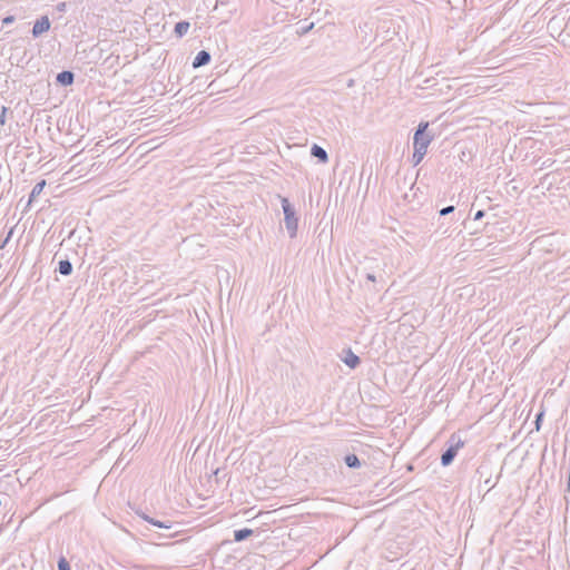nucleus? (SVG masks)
Returning <instances> with one entry per match:
<instances>
[{
    "instance_id": "nucleus-1",
    "label": "nucleus",
    "mask_w": 570,
    "mask_h": 570,
    "mask_svg": "<svg viewBox=\"0 0 570 570\" xmlns=\"http://www.w3.org/2000/svg\"><path fill=\"white\" fill-rule=\"evenodd\" d=\"M281 204L284 213V223L288 236L294 238L297 234L298 218L296 212L286 197L281 198Z\"/></svg>"
},
{
    "instance_id": "nucleus-2",
    "label": "nucleus",
    "mask_w": 570,
    "mask_h": 570,
    "mask_svg": "<svg viewBox=\"0 0 570 570\" xmlns=\"http://www.w3.org/2000/svg\"><path fill=\"white\" fill-rule=\"evenodd\" d=\"M428 127L429 122H420L417 126L413 137L414 149L428 150V147L432 141V137L426 134Z\"/></svg>"
},
{
    "instance_id": "nucleus-3",
    "label": "nucleus",
    "mask_w": 570,
    "mask_h": 570,
    "mask_svg": "<svg viewBox=\"0 0 570 570\" xmlns=\"http://www.w3.org/2000/svg\"><path fill=\"white\" fill-rule=\"evenodd\" d=\"M450 446L441 455V464L443 466H449L456 456L458 451L464 445V442L454 434L450 438Z\"/></svg>"
},
{
    "instance_id": "nucleus-4",
    "label": "nucleus",
    "mask_w": 570,
    "mask_h": 570,
    "mask_svg": "<svg viewBox=\"0 0 570 570\" xmlns=\"http://www.w3.org/2000/svg\"><path fill=\"white\" fill-rule=\"evenodd\" d=\"M50 20L47 16H42L40 19H38L33 27H32V36L35 38L41 36L43 32L48 31L50 29Z\"/></svg>"
},
{
    "instance_id": "nucleus-5",
    "label": "nucleus",
    "mask_w": 570,
    "mask_h": 570,
    "mask_svg": "<svg viewBox=\"0 0 570 570\" xmlns=\"http://www.w3.org/2000/svg\"><path fill=\"white\" fill-rule=\"evenodd\" d=\"M344 352L345 356L342 358L344 364L350 368H356L361 363V358L356 354H354L351 348H347Z\"/></svg>"
},
{
    "instance_id": "nucleus-6",
    "label": "nucleus",
    "mask_w": 570,
    "mask_h": 570,
    "mask_svg": "<svg viewBox=\"0 0 570 570\" xmlns=\"http://www.w3.org/2000/svg\"><path fill=\"white\" fill-rule=\"evenodd\" d=\"M56 80L61 86H70L75 81V73L70 70H63L57 75Z\"/></svg>"
},
{
    "instance_id": "nucleus-7",
    "label": "nucleus",
    "mask_w": 570,
    "mask_h": 570,
    "mask_svg": "<svg viewBox=\"0 0 570 570\" xmlns=\"http://www.w3.org/2000/svg\"><path fill=\"white\" fill-rule=\"evenodd\" d=\"M210 53L206 50H200L196 57L194 58V61H193V67L194 68H199V67H203V66H206L209 63L210 61Z\"/></svg>"
},
{
    "instance_id": "nucleus-8",
    "label": "nucleus",
    "mask_w": 570,
    "mask_h": 570,
    "mask_svg": "<svg viewBox=\"0 0 570 570\" xmlns=\"http://www.w3.org/2000/svg\"><path fill=\"white\" fill-rule=\"evenodd\" d=\"M311 155H312L313 157L317 158V159H318V161H321V163H323V164H325V163H327V161H328V155H327V151H326L323 147H321V146H318V145H316V144H314V145L312 146V148H311Z\"/></svg>"
},
{
    "instance_id": "nucleus-9",
    "label": "nucleus",
    "mask_w": 570,
    "mask_h": 570,
    "mask_svg": "<svg viewBox=\"0 0 570 570\" xmlns=\"http://www.w3.org/2000/svg\"><path fill=\"white\" fill-rule=\"evenodd\" d=\"M57 271L63 276H69L72 273V264L69 259H61Z\"/></svg>"
},
{
    "instance_id": "nucleus-10",
    "label": "nucleus",
    "mask_w": 570,
    "mask_h": 570,
    "mask_svg": "<svg viewBox=\"0 0 570 570\" xmlns=\"http://www.w3.org/2000/svg\"><path fill=\"white\" fill-rule=\"evenodd\" d=\"M253 533H254V531L248 528L235 530L234 531V540L236 542H242V541L246 540L247 538H249Z\"/></svg>"
},
{
    "instance_id": "nucleus-11",
    "label": "nucleus",
    "mask_w": 570,
    "mask_h": 570,
    "mask_svg": "<svg viewBox=\"0 0 570 570\" xmlns=\"http://www.w3.org/2000/svg\"><path fill=\"white\" fill-rule=\"evenodd\" d=\"M140 517L147 521L148 523L155 525V527H158V528H163V529H170L171 528V523L170 522H163V521H159V520H156L154 518H150L149 515L145 514V513H141Z\"/></svg>"
},
{
    "instance_id": "nucleus-12",
    "label": "nucleus",
    "mask_w": 570,
    "mask_h": 570,
    "mask_svg": "<svg viewBox=\"0 0 570 570\" xmlns=\"http://www.w3.org/2000/svg\"><path fill=\"white\" fill-rule=\"evenodd\" d=\"M190 28V23L188 21H179L175 26V35L179 38L184 37Z\"/></svg>"
},
{
    "instance_id": "nucleus-13",
    "label": "nucleus",
    "mask_w": 570,
    "mask_h": 570,
    "mask_svg": "<svg viewBox=\"0 0 570 570\" xmlns=\"http://www.w3.org/2000/svg\"><path fill=\"white\" fill-rule=\"evenodd\" d=\"M45 186H46V180H41L33 186V188L29 195V202H28L29 204H31L42 193Z\"/></svg>"
},
{
    "instance_id": "nucleus-14",
    "label": "nucleus",
    "mask_w": 570,
    "mask_h": 570,
    "mask_svg": "<svg viewBox=\"0 0 570 570\" xmlns=\"http://www.w3.org/2000/svg\"><path fill=\"white\" fill-rule=\"evenodd\" d=\"M344 462L351 469H358L362 465L361 461H360V459L357 458L356 454H347V455H345Z\"/></svg>"
},
{
    "instance_id": "nucleus-15",
    "label": "nucleus",
    "mask_w": 570,
    "mask_h": 570,
    "mask_svg": "<svg viewBox=\"0 0 570 570\" xmlns=\"http://www.w3.org/2000/svg\"><path fill=\"white\" fill-rule=\"evenodd\" d=\"M425 154H426L425 150L414 149V153L412 156L413 164L419 165L422 161V159L424 158Z\"/></svg>"
},
{
    "instance_id": "nucleus-16",
    "label": "nucleus",
    "mask_w": 570,
    "mask_h": 570,
    "mask_svg": "<svg viewBox=\"0 0 570 570\" xmlns=\"http://www.w3.org/2000/svg\"><path fill=\"white\" fill-rule=\"evenodd\" d=\"M58 570H70V564L65 557L58 560Z\"/></svg>"
},
{
    "instance_id": "nucleus-17",
    "label": "nucleus",
    "mask_w": 570,
    "mask_h": 570,
    "mask_svg": "<svg viewBox=\"0 0 570 570\" xmlns=\"http://www.w3.org/2000/svg\"><path fill=\"white\" fill-rule=\"evenodd\" d=\"M8 111H9L8 107H6V106L1 107V112H0V125L1 126H4L7 122V112Z\"/></svg>"
},
{
    "instance_id": "nucleus-18",
    "label": "nucleus",
    "mask_w": 570,
    "mask_h": 570,
    "mask_svg": "<svg viewBox=\"0 0 570 570\" xmlns=\"http://www.w3.org/2000/svg\"><path fill=\"white\" fill-rule=\"evenodd\" d=\"M454 209H455V207L453 205H450V206L442 208L439 214H440V216H446V215L453 213Z\"/></svg>"
},
{
    "instance_id": "nucleus-19",
    "label": "nucleus",
    "mask_w": 570,
    "mask_h": 570,
    "mask_svg": "<svg viewBox=\"0 0 570 570\" xmlns=\"http://www.w3.org/2000/svg\"><path fill=\"white\" fill-rule=\"evenodd\" d=\"M542 417H543V412H540V413H538V414L535 415V421H534V423H535L537 430H539V429H540V422H541Z\"/></svg>"
},
{
    "instance_id": "nucleus-20",
    "label": "nucleus",
    "mask_w": 570,
    "mask_h": 570,
    "mask_svg": "<svg viewBox=\"0 0 570 570\" xmlns=\"http://www.w3.org/2000/svg\"><path fill=\"white\" fill-rule=\"evenodd\" d=\"M484 215H485L484 210H478V212L474 214L473 219H474V220H480V219H482V218L484 217Z\"/></svg>"
},
{
    "instance_id": "nucleus-21",
    "label": "nucleus",
    "mask_w": 570,
    "mask_h": 570,
    "mask_svg": "<svg viewBox=\"0 0 570 570\" xmlns=\"http://www.w3.org/2000/svg\"><path fill=\"white\" fill-rule=\"evenodd\" d=\"M14 21V17L13 16H8L6 18L2 19V23L3 24H10Z\"/></svg>"
},
{
    "instance_id": "nucleus-22",
    "label": "nucleus",
    "mask_w": 570,
    "mask_h": 570,
    "mask_svg": "<svg viewBox=\"0 0 570 570\" xmlns=\"http://www.w3.org/2000/svg\"><path fill=\"white\" fill-rule=\"evenodd\" d=\"M366 279L370 281V282H375L376 281V276L373 273H367L366 274Z\"/></svg>"
},
{
    "instance_id": "nucleus-23",
    "label": "nucleus",
    "mask_w": 570,
    "mask_h": 570,
    "mask_svg": "<svg viewBox=\"0 0 570 570\" xmlns=\"http://www.w3.org/2000/svg\"><path fill=\"white\" fill-rule=\"evenodd\" d=\"M313 26H314V23H311L309 26L305 27V28L303 29V32H302V33H306V32H308V31L313 28Z\"/></svg>"
},
{
    "instance_id": "nucleus-24",
    "label": "nucleus",
    "mask_w": 570,
    "mask_h": 570,
    "mask_svg": "<svg viewBox=\"0 0 570 570\" xmlns=\"http://www.w3.org/2000/svg\"><path fill=\"white\" fill-rule=\"evenodd\" d=\"M65 7H66V3L65 2H61L57 6L58 10L62 11L65 10Z\"/></svg>"
},
{
    "instance_id": "nucleus-25",
    "label": "nucleus",
    "mask_w": 570,
    "mask_h": 570,
    "mask_svg": "<svg viewBox=\"0 0 570 570\" xmlns=\"http://www.w3.org/2000/svg\"><path fill=\"white\" fill-rule=\"evenodd\" d=\"M11 235H12V229L9 232V234H8L7 238L4 239V243H7V242L9 240V238L11 237Z\"/></svg>"
},
{
    "instance_id": "nucleus-26",
    "label": "nucleus",
    "mask_w": 570,
    "mask_h": 570,
    "mask_svg": "<svg viewBox=\"0 0 570 570\" xmlns=\"http://www.w3.org/2000/svg\"><path fill=\"white\" fill-rule=\"evenodd\" d=\"M490 483H491L490 479L485 480V484H490Z\"/></svg>"
}]
</instances>
